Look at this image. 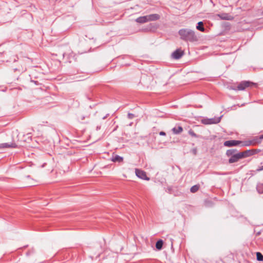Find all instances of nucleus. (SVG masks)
<instances>
[{"mask_svg": "<svg viewBox=\"0 0 263 263\" xmlns=\"http://www.w3.org/2000/svg\"><path fill=\"white\" fill-rule=\"evenodd\" d=\"M241 143H242L241 141L232 140L226 141L224 142L223 145L225 146L232 147L240 144Z\"/></svg>", "mask_w": 263, "mask_h": 263, "instance_id": "4", "label": "nucleus"}, {"mask_svg": "<svg viewBox=\"0 0 263 263\" xmlns=\"http://www.w3.org/2000/svg\"><path fill=\"white\" fill-rule=\"evenodd\" d=\"M217 15L221 20H229L231 19V17L229 14L226 13L218 14Z\"/></svg>", "mask_w": 263, "mask_h": 263, "instance_id": "13", "label": "nucleus"}, {"mask_svg": "<svg viewBox=\"0 0 263 263\" xmlns=\"http://www.w3.org/2000/svg\"><path fill=\"white\" fill-rule=\"evenodd\" d=\"M189 134L190 135H191L193 137H195V138L198 137V136L196 134H195L194 133V132L192 129H190L189 130Z\"/></svg>", "mask_w": 263, "mask_h": 263, "instance_id": "22", "label": "nucleus"}, {"mask_svg": "<svg viewBox=\"0 0 263 263\" xmlns=\"http://www.w3.org/2000/svg\"><path fill=\"white\" fill-rule=\"evenodd\" d=\"M136 21L137 23H141V24L147 22V18L146 17V15L143 16H140V17H138L136 20Z\"/></svg>", "mask_w": 263, "mask_h": 263, "instance_id": "14", "label": "nucleus"}, {"mask_svg": "<svg viewBox=\"0 0 263 263\" xmlns=\"http://www.w3.org/2000/svg\"><path fill=\"white\" fill-rule=\"evenodd\" d=\"M178 34L180 39L186 42H194L197 41V37L195 35V32L190 29H181Z\"/></svg>", "mask_w": 263, "mask_h": 263, "instance_id": "1", "label": "nucleus"}, {"mask_svg": "<svg viewBox=\"0 0 263 263\" xmlns=\"http://www.w3.org/2000/svg\"><path fill=\"white\" fill-rule=\"evenodd\" d=\"M172 131L174 134H179L183 131V128L180 126L175 127L172 129Z\"/></svg>", "mask_w": 263, "mask_h": 263, "instance_id": "16", "label": "nucleus"}, {"mask_svg": "<svg viewBox=\"0 0 263 263\" xmlns=\"http://www.w3.org/2000/svg\"><path fill=\"white\" fill-rule=\"evenodd\" d=\"M253 84V83L250 81H242L236 88H233L232 89L235 90H243L246 88L250 87Z\"/></svg>", "mask_w": 263, "mask_h": 263, "instance_id": "2", "label": "nucleus"}, {"mask_svg": "<svg viewBox=\"0 0 263 263\" xmlns=\"http://www.w3.org/2000/svg\"><path fill=\"white\" fill-rule=\"evenodd\" d=\"M263 170V166H261V167H258L257 170H256V171L257 172H260L261 171H262Z\"/></svg>", "mask_w": 263, "mask_h": 263, "instance_id": "26", "label": "nucleus"}, {"mask_svg": "<svg viewBox=\"0 0 263 263\" xmlns=\"http://www.w3.org/2000/svg\"><path fill=\"white\" fill-rule=\"evenodd\" d=\"M184 54V51L180 49H177L172 54V57L174 59H179Z\"/></svg>", "mask_w": 263, "mask_h": 263, "instance_id": "6", "label": "nucleus"}, {"mask_svg": "<svg viewBox=\"0 0 263 263\" xmlns=\"http://www.w3.org/2000/svg\"><path fill=\"white\" fill-rule=\"evenodd\" d=\"M135 173L138 177L145 180H149V178L147 176L145 172L139 169H136Z\"/></svg>", "mask_w": 263, "mask_h": 263, "instance_id": "5", "label": "nucleus"}, {"mask_svg": "<svg viewBox=\"0 0 263 263\" xmlns=\"http://www.w3.org/2000/svg\"><path fill=\"white\" fill-rule=\"evenodd\" d=\"M191 152L194 155H196L197 154V149L196 148H194L191 150Z\"/></svg>", "mask_w": 263, "mask_h": 263, "instance_id": "24", "label": "nucleus"}, {"mask_svg": "<svg viewBox=\"0 0 263 263\" xmlns=\"http://www.w3.org/2000/svg\"><path fill=\"white\" fill-rule=\"evenodd\" d=\"M262 139H263V134L261 136H260V137L258 139L259 142H260Z\"/></svg>", "mask_w": 263, "mask_h": 263, "instance_id": "28", "label": "nucleus"}, {"mask_svg": "<svg viewBox=\"0 0 263 263\" xmlns=\"http://www.w3.org/2000/svg\"><path fill=\"white\" fill-rule=\"evenodd\" d=\"M242 143H240L241 144L242 146H250L251 145H255V144H256L257 143L259 142L258 139H257V140L254 139L252 141L249 140V141H242Z\"/></svg>", "mask_w": 263, "mask_h": 263, "instance_id": "10", "label": "nucleus"}, {"mask_svg": "<svg viewBox=\"0 0 263 263\" xmlns=\"http://www.w3.org/2000/svg\"><path fill=\"white\" fill-rule=\"evenodd\" d=\"M242 159L240 152L237 153V154L232 156L229 159V163H233L238 161L240 159Z\"/></svg>", "mask_w": 263, "mask_h": 263, "instance_id": "8", "label": "nucleus"}, {"mask_svg": "<svg viewBox=\"0 0 263 263\" xmlns=\"http://www.w3.org/2000/svg\"><path fill=\"white\" fill-rule=\"evenodd\" d=\"M256 258L258 261H263V255L260 252L256 253Z\"/></svg>", "mask_w": 263, "mask_h": 263, "instance_id": "21", "label": "nucleus"}, {"mask_svg": "<svg viewBox=\"0 0 263 263\" xmlns=\"http://www.w3.org/2000/svg\"><path fill=\"white\" fill-rule=\"evenodd\" d=\"M163 244V241L161 239H160L156 242V248L159 250H161L162 248Z\"/></svg>", "mask_w": 263, "mask_h": 263, "instance_id": "20", "label": "nucleus"}, {"mask_svg": "<svg viewBox=\"0 0 263 263\" xmlns=\"http://www.w3.org/2000/svg\"><path fill=\"white\" fill-rule=\"evenodd\" d=\"M237 153L238 152L236 149H230L227 151L226 155L230 158L232 156L237 154Z\"/></svg>", "mask_w": 263, "mask_h": 263, "instance_id": "12", "label": "nucleus"}, {"mask_svg": "<svg viewBox=\"0 0 263 263\" xmlns=\"http://www.w3.org/2000/svg\"><path fill=\"white\" fill-rule=\"evenodd\" d=\"M220 118L218 119H208L204 120L203 123L205 124H216L220 122Z\"/></svg>", "mask_w": 263, "mask_h": 263, "instance_id": "9", "label": "nucleus"}, {"mask_svg": "<svg viewBox=\"0 0 263 263\" xmlns=\"http://www.w3.org/2000/svg\"><path fill=\"white\" fill-rule=\"evenodd\" d=\"M256 190L259 194H263V183H258L256 185Z\"/></svg>", "mask_w": 263, "mask_h": 263, "instance_id": "18", "label": "nucleus"}, {"mask_svg": "<svg viewBox=\"0 0 263 263\" xmlns=\"http://www.w3.org/2000/svg\"><path fill=\"white\" fill-rule=\"evenodd\" d=\"M17 145L14 142H11V143H4L0 144V149L2 148H17Z\"/></svg>", "mask_w": 263, "mask_h": 263, "instance_id": "7", "label": "nucleus"}, {"mask_svg": "<svg viewBox=\"0 0 263 263\" xmlns=\"http://www.w3.org/2000/svg\"><path fill=\"white\" fill-rule=\"evenodd\" d=\"M128 118L129 119H132L134 118L135 115L131 113H128L127 115Z\"/></svg>", "mask_w": 263, "mask_h": 263, "instance_id": "23", "label": "nucleus"}, {"mask_svg": "<svg viewBox=\"0 0 263 263\" xmlns=\"http://www.w3.org/2000/svg\"><path fill=\"white\" fill-rule=\"evenodd\" d=\"M199 184H196L191 187L190 191L191 193H195L199 190Z\"/></svg>", "mask_w": 263, "mask_h": 263, "instance_id": "19", "label": "nucleus"}, {"mask_svg": "<svg viewBox=\"0 0 263 263\" xmlns=\"http://www.w3.org/2000/svg\"><path fill=\"white\" fill-rule=\"evenodd\" d=\"M167 192L170 194H171L172 193V186H168L167 188Z\"/></svg>", "mask_w": 263, "mask_h": 263, "instance_id": "25", "label": "nucleus"}, {"mask_svg": "<svg viewBox=\"0 0 263 263\" xmlns=\"http://www.w3.org/2000/svg\"><path fill=\"white\" fill-rule=\"evenodd\" d=\"M159 135L161 136H165L166 134L165 132L162 131L159 133Z\"/></svg>", "mask_w": 263, "mask_h": 263, "instance_id": "27", "label": "nucleus"}, {"mask_svg": "<svg viewBox=\"0 0 263 263\" xmlns=\"http://www.w3.org/2000/svg\"><path fill=\"white\" fill-rule=\"evenodd\" d=\"M259 150L257 149H249L243 152H240L242 159L245 158L255 154Z\"/></svg>", "mask_w": 263, "mask_h": 263, "instance_id": "3", "label": "nucleus"}, {"mask_svg": "<svg viewBox=\"0 0 263 263\" xmlns=\"http://www.w3.org/2000/svg\"><path fill=\"white\" fill-rule=\"evenodd\" d=\"M261 14L263 15V10H262V11L261 12Z\"/></svg>", "mask_w": 263, "mask_h": 263, "instance_id": "29", "label": "nucleus"}, {"mask_svg": "<svg viewBox=\"0 0 263 263\" xmlns=\"http://www.w3.org/2000/svg\"><path fill=\"white\" fill-rule=\"evenodd\" d=\"M196 29L201 32H204L205 31V28L203 27V23L202 22H198L196 26Z\"/></svg>", "mask_w": 263, "mask_h": 263, "instance_id": "17", "label": "nucleus"}, {"mask_svg": "<svg viewBox=\"0 0 263 263\" xmlns=\"http://www.w3.org/2000/svg\"><path fill=\"white\" fill-rule=\"evenodd\" d=\"M146 17L147 18V22L149 21H155L158 20L160 16L158 14H152L149 15H146Z\"/></svg>", "mask_w": 263, "mask_h": 263, "instance_id": "11", "label": "nucleus"}, {"mask_svg": "<svg viewBox=\"0 0 263 263\" xmlns=\"http://www.w3.org/2000/svg\"><path fill=\"white\" fill-rule=\"evenodd\" d=\"M111 160L115 162H121L123 161V157L116 155L115 156H112Z\"/></svg>", "mask_w": 263, "mask_h": 263, "instance_id": "15", "label": "nucleus"}]
</instances>
